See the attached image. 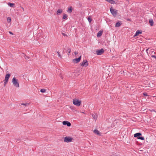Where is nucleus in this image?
<instances>
[{
    "mask_svg": "<svg viewBox=\"0 0 156 156\" xmlns=\"http://www.w3.org/2000/svg\"><path fill=\"white\" fill-rule=\"evenodd\" d=\"M137 139H140L142 140H144V137L143 136H139L137 137Z\"/></svg>",
    "mask_w": 156,
    "mask_h": 156,
    "instance_id": "21",
    "label": "nucleus"
},
{
    "mask_svg": "<svg viewBox=\"0 0 156 156\" xmlns=\"http://www.w3.org/2000/svg\"><path fill=\"white\" fill-rule=\"evenodd\" d=\"M122 23L120 21H119L117 23L115 24V27H119L121 25Z\"/></svg>",
    "mask_w": 156,
    "mask_h": 156,
    "instance_id": "13",
    "label": "nucleus"
},
{
    "mask_svg": "<svg viewBox=\"0 0 156 156\" xmlns=\"http://www.w3.org/2000/svg\"><path fill=\"white\" fill-rule=\"evenodd\" d=\"M10 76V74L9 73H8L6 74L5 76V79L4 81L8 82V80Z\"/></svg>",
    "mask_w": 156,
    "mask_h": 156,
    "instance_id": "9",
    "label": "nucleus"
},
{
    "mask_svg": "<svg viewBox=\"0 0 156 156\" xmlns=\"http://www.w3.org/2000/svg\"><path fill=\"white\" fill-rule=\"evenodd\" d=\"M104 53V50L103 49L96 51V54L98 55H101Z\"/></svg>",
    "mask_w": 156,
    "mask_h": 156,
    "instance_id": "6",
    "label": "nucleus"
},
{
    "mask_svg": "<svg viewBox=\"0 0 156 156\" xmlns=\"http://www.w3.org/2000/svg\"><path fill=\"white\" fill-rule=\"evenodd\" d=\"M68 53H69V54H70V53L71 52V49H69L68 50Z\"/></svg>",
    "mask_w": 156,
    "mask_h": 156,
    "instance_id": "29",
    "label": "nucleus"
},
{
    "mask_svg": "<svg viewBox=\"0 0 156 156\" xmlns=\"http://www.w3.org/2000/svg\"><path fill=\"white\" fill-rule=\"evenodd\" d=\"M21 105H23L24 106V107H22V108H25L27 107V106H28L29 105V103H22L21 104Z\"/></svg>",
    "mask_w": 156,
    "mask_h": 156,
    "instance_id": "14",
    "label": "nucleus"
},
{
    "mask_svg": "<svg viewBox=\"0 0 156 156\" xmlns=\"http://www.w3.org/2000/svg\"><path fill=\"white\" fill-rule=\"evenodd\" d=\"M110 3L111 4H115V2L113 0H111Z\"/></svg>",
    "mask_w": 156,
    "mask_h": 156,
    "instance_id": "24",
    "label": "nucleus"
},
{
    "mask_svg": "<svg viewBox=\"0 0 156 156\" xmlns=\"http://www.w3.org/2000/svg\"><path fill=\"white\" fill-rule=\"evenodd\" d=\"M62 12V10L59 9L58 10L57 12V14H60Z\"/></svg>",
    "mask_w": 156,
    "mask_h": 156,
    "instance_id": "16",
    "label": "nucleus"
},
{
    "mask_svg": "<svg viewBox=\"0 0 156 156\" xmlns=\"http://www.w3.org/2000/svg\"><path fill=\"white\" fill-rule=\"evenodd\" d=\"M81 66L86 67L88 66V63L87 60H83V62L80 63Z\"/></svg>",
    "mask_w": 156,
    "mask_h": 156,
    "instance_id": "4",
    "label": "nucleus"
},
{
    "mask_svg": "<svg viewBox=\"0 0 156 156\" xmlns=\"http://www.w3.org/2000/svg\"><path fill=\"white\" fill-rule=\"evenodd\" d=\"M24 57L26 59H28L29 58V57L26 55H25Z\"/></svg>",
    "mask_w": 156,
    "mask_h": 156,
    "instance_id": "28",
    "label": "nucleus"
},
{
    "mask_svg": "<svg viewBox=\"0 0 156 156\" xmlns=\"http://www.w3.org/2000/svg\"><path fill=\"white\" fill-rule=\"evenodd\" d=\"M110 11L113 16L115 17L116 16L117 13V11L115 9L112 8V7L110 9Z\"/></svg>",
    "mask_w": 156,
    "mask_h": 156,
    "instance_id": "3",
    "label": "nucleus"
},
{
    "mask_svg": "<svg viewBox=\"0 0 156 156\" xmlns=\"http://www.w3.org/2000/svg\"><path fill=\"white\" fill-rule=\"evenodd\" d=\"M106 1H107L108 2V0H105Z\"/></svg>",
    "mask_w": 156,
    "mask_h": 156,
    "instance_id": "38",
    "label": "nucleus"
},
{
    "mask_svg": "<svg viewBox=\"0 0 156 156\" xmlns=\"http://www.w3.org/2000/svg\"><path fill=\"white\" fill-rule=\"evenodd\" d=\"M74 54L75 55H77L78 54V52L77 51H75L74 52Z\"/></svg>",
    "mask_w": 156,
    "mask_h": 156,
    "instance_id": "33",
    "label": "nucleus"
},
{
    "mask_svg": "<svg viewBox=\"0 0 156 156\" xmlns=\"http://www.w3.org/2000/svg\"><path fill=\"white\" fill-rule=\"evenodd\" d=\"M67 17V15L66 14H64L63 16V19H65Z\"/></svg>",
    "mask_w": 156,
    "mask_h": 156,
    "instance_id": "25",
    "label": "nucleus"
},
{
    "mask_svg": "<svg viewBox=\"0 0 156 156\" xmlns=\"http://www.w3.org/2000/svg\"><path fill=\"white\" fill-rule=\"evenodd\" d=\"M12 83L15 87L17 88H19L20 87L18 80L15 77H14L12 78Z\"/></svg>",
    "mask_w": 156,
    "mask_h": 156,
    "instance_id": "1",
    "label": "nucleus"
},
{
    "mask_svg": "<svg viewBox=\"0 0 156 156\" xmlns=\"http://www.w3.org/2000/svg\"><path fill=\"white\" fill-rule=\"evenodd\" d=\"M7 22L8 23H10L11 21V18L10 17H8L7 18Z\"/></svg>",
    "mask_w": 156,
    "mask_h": 156,
    "instance_id": "19",
    "label": "nucleus"
},
{
    "mask_svg": "<svg viewBox=\"0 0 156 156\" xmlns=\"http://www.w3.org/2000/svg\"><path fill=\"white\" fill-rule=\"evenodd\" d=\"M103 32V30H101L99 31V32L97 34V37H99L101 36Z\"/></svg>",
    "mask_w": 156,
    "mask_h": 156,
    "instance_id": "10",
    "label": "nucleus"
},
{
    "mask_svg": "<svg viewBox=\"0 0 156 156\" xmlns=\"http://www.w3.org/2000/svg\"><path fill=\"white\" fill-rule=\"evenodd\" d=\"M142 34L141 31H140V30H138L136 31L135 34L134 35V37L137 36L139 34Z\"/></svg>",
    "mask_w": 156,
    "mask_h": 156,
    "instance_id": "12",
    "label": "nucleus"
},
{
    "mask_svg": "<svg viewBox=\"0 0 156 156\" xmlns=\"http://www.w3.org/2000/svg\"><path fill=\"white\" fill-rule=\"evenodd\" d=\"M149 22L150 24V25L151 26H152L153 25L154 22H153V20L152 19H151L149 20Z\"/></svg>",
    "mask_w": 156,
    "mask_h": 156,
    "instance_id": "18",
    "label": "nucleus"
},
{
    "mask_svg": "<svg viewBox=\"0 0 156 156\" xmlns=\"http://www.w3.org/2000/svg\"><path fill=\"white\" fill-rule=\"evenodd\" d=\"M62 124L64 125H67L68 127H69L71 126V124L70 123L67 121H64L63 122Z\"/></svg>",
    "mask_w": 156,
    "mask_h": 156,
    "instance_id": "8",
    "label": "nucleus"
},
{
    "mask_svg": "<svg viewBox=\"0 0 156 156\" xmlns=\"http://www.w3.org/2000/svg\"><path fill=\"white\" fill-rule=\"evenodd\" d=\"M141 135V133H137L134 135V137L137 138L138 137H139V136Z\"/></svg>",
    "mask_w": 156,
    "mask_h": 156,
    "instance_id": "11",
    "label": "nucleus"
},
{
    "mask_svg": "<svg viewBox=\"0 0 156 156\" xmlns=\"http://www.w3.org/2000/svg\"><path fill=\"white\" fill-rule=\"evenodd\" d=\"M111 0H108V2L110 3Z\"/></svg>",
    "mask_w": 156,
    "mask_h": 156,
    "instance_id": "36",
    "label": "nucleus"
},
{
    "mask_svg": "<svg viewBox=\"0 0 156 156\" xmlns=\"http://www.w3.org/2000/svg\"><path fill=\"white\" fill-rule=\"evenodd\" d=\"M45 91H46V90L44 89H41L40 90L41 92L42 93H44L45 92Z\"/></svg>",
    "mask_w": 156,
    "mask_h": 156,
    "instance_id": "22",
    "label": "nucleus"
},
{
    "mask_svg": "<svg viewBox=\"0 0 156 156\" xmlns=\"http://www.w3.org/2000/svg\"><path fill=\"white\" fill-rule=\"evenodd\" d=\"M63 35H64V34H62Z\"/></svg>",
    "mask_w": 156,
    "mask_h": 156,
    "instance_id": "40",
    "label": "nucleus"
},
{
    "mask_svg": "<svg viewBox=\"0 0 156 156\" xmlns=\"http://www.w3.org/2000/svg\"><path fill=\"white\" fill-rule=\"evenodd\" d=\"M143 94L144 96H148L147 94L146 93H143Z\"/></svg>",
    "mask_w": 156,
    "mask_h": 156,
    "instance_id": "31",
    "label": "nucleus"
},
{
    "mask_svg": "<svg viewBox=\"0 0 156 156\" xmlns=\"http://www.w3.org/2000/svg\"><path fill=\"white\" fill-rule=\"evenodd\" d=\"M154 54H155V52H154Z\"/></svg>",
    "mask_w": 156,
    "mask_h": 156,
    "instance_id": "39",
    "label": "nucleus"
},
{
    "mask_svg": "<svg viewBox=\"0 0 156 156\" xmlns=\"http://www.w3.org/2000/svg\"><path fill=\"white\" fill-rule=\"evenodd\" d=\"M154 52V51H152L151 52V54H152V53Z\"/></svg>",
    "mask_w": 156,
    "mask_h": 156,
    "instance_id": "37",
    "label": "nucleus"
},
{
    "mask_svg": "<svg viewBox=\"0 0 156 156\" xmlns=\"http://www.w3.org/2000/svg\"><path fill=\"white\" fill-rule=\"evenodd\" d=\"M94 133L97 135H100V133L99 131L97 129H95L94 131Z\"/></svg>",
    "mask_w": 156,
    "mask_h": 156,
    "instance_id": "17",
    "label": "nucleus"
},
{
    "mask_svg": "<svg viewBox=\"0 0 156 156\" xmlns=\"http://www.w3.org/2000/svg\"><path fill=\"white\" fill-rule=\"evenodd\" d=\"M151 57L152 58H154L155 59H156V55H151Z\"/></svg>",
    "mask_w": 156,
    "mask_h": 156,
    "instance_id": "26",
    "label": "nucleus"
},
{
    "mask_svg": "<svg viewBox=\"0 0 156 156\" xmlns=\"http://www.w3.org/2000/svg\"><path fill=\"white\" fill-rule=\"evenodd\" d=\"M81 56H80L78 58H76L74 59H73V62L76 63L78 62H79L81 59Z\"/></svg>",
    "mask_w": 156,
    "mask_h": 156,
    "instance_id": "7",
    "label": "nucleus"
},
{
    "mask_svg": "<svg viewBox=\"0 0 156 156\" xmlns=\"http://www.w3.org/2000/svg\"><path fill=\"white\" fill-rule=\"evenodd\" d=\"M68 13H71L72 11V8L71 7L69 8L68 10L67 11Z\"/></svg>",
    "mask_w": 156,
    "mask_h": 156,
    "instance_id": "15",
    "label": "nucleus"
},
{
    "mask_svg": "<svg viewBox=\"0 0 156 156\" xmlns=\"http://www.w3.org/2000/svg\"><path fill=\"white\" fill-rule=\"evenodd\" d=\"M57 53H58V56L59 57H60V58H61L62 57V56H61V55H60V52L59 51H58L57 52Z\"/></svg>",
    "mask_w": 156,
    "mask_h": 156,
    "instance_id": "27",
    "label": "nucleus"
},
{
    "mask_svg": "<svg viewBox=\"0 0 156 156\" xmlns=\"http://www.w3.org/2000/svg\"><path fill=\"white\" fill-rule=\"evenodd\" d=\"M8 82H6V81H4V86H5V85Z\"/></svg>",
    "mask_w": 156,
    "mask_h": 156,
    "instance_id": "30",
    "label": "nucleus"
},
{
    "mask_svg": "<svg viewBox=\"0 0 156 156\" xmlns=\"http://www.w3.org/2000/svg\"><path fill=\"white\" fill-rule=\"evenodd\" d=\"M8 5L9 6L13 7L14 5V4L12 3H9Z\"/></svg>",
    "mask_w": 156,
    "mask_h": 156,
    "instance_id": "20",
    "label": "nucleus"
},
{
    "mask_svg": "<svg viewBox=\"0 0 156 156\" xmlns=\"http://www.w3.org/2000/svg\"><path fill=\"white\" fill-rule=\"evenodd\" d=\"M149 48H148L147 49H146V51L147 53H148L147 51L149 49Z\"/></svg>",
    "mask_w": 156,
    "mask_h": 156,
    "instance_id": "34",
    "label": "nucleus"
},
{
    "mask_svg": "<svg viewBox=\"0 0 156 156\" xmlns=\"http://www.w3.org/2000/svg\"><path fill=\"white\" fill-rule=\"evenodd\" d=\"M87 19H88V20L89 23H90L91 22V21H92V19L90 17H88Z\"/></svg>",
    "mask_w": 156,
    "mask_h": 156,
    "instance_id": "23",
    "label": "nucleus"
},
{
    "mask_svg": "<svg viewBox=\"0 0 156 156\" xmlns=\"http://www.w3.org/2000/svg\"><path fill=\"white\" fill-rule=\"evenodd\" d=\"M73 104L75 105L79 106L81 103V101L79 100L77 98H74L73 100Z\"/></svg>",
    "mask_w": 156,
    "mask_h": 156,
    "instance_id": "2",
    "label": "nucleus"
},
{
    "mask_svg": "<svg viewBox=\"0 0 156 156\" xmlns=\"http://www.w3.org/2000/svg\"><path fill=\"white\" fill-rule=\"evenodd\" d=\"M9 33L11 34H13V33L11 31H9Z\"/></svg>",
    "mask_w": 156,
    "mask_h": 156,
    "instance_id": "35",
    "label": "nucleus"
},
{
    "mask_svg": "<svg viewBox=\"0 0 156 156\" xmlns=\"http://www.w3.org/2000/svg\"><path fill=\"white\" fill-rule=\"evenodd\" d=\"M73 140V139L72 137L66 136L65 137L64 141L65 142L69 143L72 142Z\"/></svg>",
    "mask_w": 156,
    "mask_h": 156,
    "instance_id": "5",
    "label": "nucleus"
},
{
    "mask_svg": "<svg viewBox=\"0 0 156 156\" xmlns=\"http://www.w3.org/2000/svg\"><path fill=\"white\" fill-rule=\"evenodd\" d=\"M92 117H93V118L94 119H96L95 116V115H92Z\"/></svg>",
    "mask_w": 156,
    "mask_h": 156,
    "instance_id": "32",
    "label": "nucleus"
}]
</instances>
